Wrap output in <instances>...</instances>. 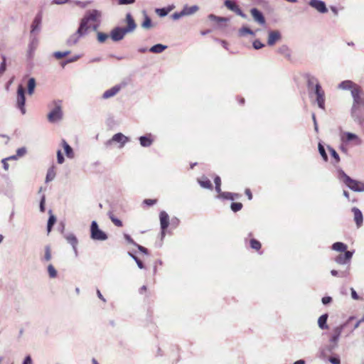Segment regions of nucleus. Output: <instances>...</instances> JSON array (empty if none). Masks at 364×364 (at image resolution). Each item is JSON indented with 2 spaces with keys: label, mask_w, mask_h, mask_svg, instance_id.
<instances>
[{
  "label": "nucleus",
  "mask_w": 364,
  "mask_h": 364,
  "mask_svg": "<svg viewBox=\"0 0 364 364\" xmlns=\"http://www.w3.org/2000/svg\"><path fill=\"white\" fill-rule=\"evenodd\" d=\"M328 314H325L321 316L318 319V325L321 329H328V326L326 324V321L328 319Z\"/></svg>",
  "instance_id": "nucleus-27"
},
{
  "label": "nucleus",
  "mask_w": 364,
  "mask_h": 364,
  "mask_svg": "<svg viewBox=\"0 0 364 364\" xmlns=\"http://www.w3.org/2000/svg\"><path fill=\"white\" fill-rule=\"evenodd\" d=\"M223 198L228 199V200H235L236 198H238L240 195L237 193H232L230 192H225L223 193Z\"/></svg>",
  "instance_id": "nucleus-43"
},
{
  "label": "nucleus",
  "mask_w": 364,
  "mask_h": 364,
  "mask_svg": "<svg viewBox=\"0 0 364 364\" xmlns=\"http://www.w3.org/2000/svg\"><path fill=\"white\" fill-rule=\"evenodd\" d=\"M198 183H200V186L204 188H213L211 181L205 176H203L200 179H198Z\"/></svg>",
  "instance_id": "nucleus-29"
},
{
  "label": "nucleus",
  "mask_w": 364,
  "mask_h": 364,
  "mask_svg": "<svg viewBox=\"0 0 364 364\" xmlns=\"http://www.w3.org/2000/svg\"><path fill=\"white\" fill-rule=\"evenodd\" d=\"M316 83H318L316 78H315L314 77H308L307 84H308L309 88L313 87L314 85L316 86Z\"/></svg>",
  "instance_id": "nucleus-51"
},
{
  "label": "nucleus",
  "mask_w": 364,
  "mask_h": 364,
  "mask_svg": "<svg viewBox=\"0 0 364 364\" xmlns=\"http://www.w3.org/2000/svg\"><path fill=\"white\" fill-rule=\"evenodd\" d=\"M22 364H33V360L31 355H26L23 361Z\"/></svg>",
  "instance_id": "nucleus-62"
},
{
  "label": "nucleus",
  "mask_w": 364,
  "mask_h": 364,
  "mask_svg": "<svg viewBox=\"0 0 364 364\" xmlns=\"http://www.w3.org/2000/svg\"><path fill=\"white\" fill-rule=\"evenodd\" d=\"M87 33V32L84 28L80 30V26H79L77 31L68 38L66 41L67 45L68 46H73L75 45L78 42L80 38L86 35Z\"/></svg>",
  "instance_id": "nucleus-11"
},
{
  "label": "nucleus",
  "mask_w": 364,
  "mask_h": 364,
  "mask_svg": "<svg viewBox=\"0 0 364 364\" xmlns=\"http://www.w3.org/2000/svg\"><path fill=\"white\" fill-rule=\"evenodd\" d=\"M167 48V46L161 43L156 44L153 46H151L149 51L154 53H161L163 51H164Z\"/></svg>",
  "instance_id": "nucleus-28"
},
{
  "label": "nucleus",
  "mask_w": 364,
  "mask_h": 364,
  "mask_svg": "<svg viewBox=\"0 0 364 364\" xmlns=\"http://www.w3.org/2000/svg\"><path fill=\"white\" fill-rule=\"evenodd\" d=\"M224 4L229 10L234 11L237 15L244 18L247 17L235 1L225 0Z\"/></svg>",
  "instance_id": "nucleus-14"
},
{
  "label": "nucleus",
  "mask_w": 364,
  "mask_h": 364,
  "mask_svg": "<svg viewBox=\"0 0 364 364\" xmlns=\"http://www.w3.org/2000/svg\"><path fill=\"white\" fill-rule=\"evenodd\" d=\"M332 301V298L331 296H324L322 298V303L325 305L331 303Z\"/></svg>",
  "instance_id": "nucleus-63"
},
{
  "label": "nucleus",
  "mask_w": 364,
  "mask_h": 364,
  "mask_svg": "<svg viewBox=\"0 0 364 364\" xmlns=\"http://www.w3.org/2000/svg\"><path fill=\"white\" fill-rule=\"evenodd\" d=\"M45 202H46V196H45V195H43L41 198V201H40V210L41 212L45 211Z\"/></svg>",
  "instance_id": "nucleus-56"
},
{
  "label": "nucleus",
  "mask_w": 364,
  "mask_h": 364,
  "mask_svg": "<svg viewBox=\"0 0 364 364\" xmlns=\"http://www.w3.org/2000/svg\"><path fill=\"white\" fill-rule=\"evenodd\" d=\"M57 161H58V163L60 164H62L65 161L64 157H63L60 150H58V151H57Z\"/></svg>",
  "instance_id": "nucleus-54"
},
{
  "label": "nucleus",
  "mask_w": 364,
  "mask_h": 364,
  "mask_svg": "<svg viewBox=\"0 0 364 364\" xmlns=\"http://www.w3.org/2000/svg\"><path fill=\"white\" fill-rule=\"evenodd\" d=\"M341 140L345 144L353 142L354 145H360L362 143V140L358 137V136L350 132H343L341 135Z\"/></svg>",
  "instance_id": "nucleus-9"
},
{
  "label": "nucleus",
  "mask_w": 364,
  "mask_h": 364,
  "mask_svg": "<svg viewBox=\"0 0 364 364\" xmlns=\"http://www.w3.org/2000/svg\"><path fill=\"white\" fill-rule=\"evenodd\" d=\"M26 149L25 147H21L16 150V155L18 156V158H19V157L24 156L26 154Z\"/></svg>",
  "instance_id": "nucleus-53"
},
{
  "label": "nucleus",
  "mask_w": 364,
  "mask_h": 364,
  "mask_svg": "<svg viewBox=\"0 0 364 364\" xmlns=\"http://www.w3.org/2000/svg\"><path fill=\"white\" fill-rule=\"evenodd\" d=\"M139 144L142 147H150L154 141V136L153 135L149 133L146 134V135L141 136L139 138Z\"/></svg>",
  "instance_id": "nucleus-17"
},
{
  "label": "nucleus",
  "mask_w": 364,
  "mask_h": 364,
  "mask_svg": "<svg viewBox=\"0 0 364 364\" xmlns=\"http://www.w3.org/2000/svg\"><path fill=\"white\" fill-rule=\"evenodd\" d=\"M39 40L38 36H31L29 37V43L28 45L27 57L29 59L33 58L35 50L38 48Z\"/></svg>",
  "instance_id": "nucleus-10"
},
{
  "label": "nucleus",
  "mask_w": 364,
  "mask_h": 364,
  "mask_svg": "<svg viewBox=\"0 0 364 364\" xmlns=\"http://www.w3.org/2000/svg\"><path fill=\"white\" fill-rule=\"evenodd\" d=\"M351 95L353 97V111L355 112L360 106L364 105V99L362 97V90L358 86L352 90Z\"/></svg>",
  "instance_id": "nucleus-6"
},
{
  "label": "nucleus",
  "mask_w": 364,
  "mask_h": 364,
  "mask_svg": "<svg viewBox=\"0 0 364 364\" xmlns=\"http://www.w3.org/2000/svg\"><path fill=\"white\" fill-rule=\"evenodd\" d=\"M353 319V317H350L349 318V319L348 320V321L343 324V325H341L340 326H337L336 328H335L333 331V336H332V338H331V341L334 343H336L338 340V338L339 336H341V333L342 332V330H343V328L347 325L348 323H350V321L351 320Z\"/></svg>",
  "instance_id": "nucleus-22"
},
{
  "label": "nucleus",
  "mask_w": 364,
  "mask_h": 364,
  "mask_svg": "<svg viewBox=\"0 0 364 364\" xmlns=\"http://www.w3.org/2000/svg\"><path fill=\"white\" fill-rule=\"evenodd\" d=\"M108 38V35L102 32H98L97 40L100 43H104Z\"/></svg>",
  "instance_id": "nucleus-50"
},
{
  "label": "nucleus",
  "mask_w": 364,
  "mask_h": 364,
  "mask_svg": "<svg viewBox=\"0 0 364 364\" xmlns=\"http://www.w3.org/2000/svg\"><path fill=\"white\" fill-rule=\"evenodd\" d=\"M135 1L136 0H118V4L119 5H128L134 4Z\"/></svg>",
  "instance_id": "nucleus-57"
},
{
  "label": "nucleus",
  "mask_w": 364,
  "mask_h": 364,
  "mask_svg": "<svg viewBox=\"0 0 364 364\" xmlns=\"http://www.w3.org/2000/svg\"><path fill=\"white\" fill-rule=\"evenodd\" d=\"M352 212L353 213L354 220L357 225V227L360 228L363 224V214L361 211L358 208L355 207L352 208Z\"/></svg>",
  "instance_id": "nucleus-23"
},
{
  "label": "nucleus",
  "mask_w": 364,
  "mask_h": 364,
  "mask_svg": "<svg viewBox=\"0 0 364 364\" xmlns=\"http://www.w3.org/2000/svg\"><path fill=\"white\" fill-rule=\"evenodd\" d=\"M48 272L50 278H55L57 277V271L52 264L48 266Z\"/></svg>",
  "instance_id": "nucleus-45"
},
{
  "label": "nucleus",
  "mask_w": 364,
  "mask_h": 364,
  "mask_svg": "<svg viewBox=\"0 0 364 364\" xmlns=\"http://www.w3.org/2000/svg\"><path fill=\"white\" fill-rule=\"evenodd\" d=\"M208 18L210 20L215 21L218 25H220L222 23H226L228 21V18L225 17H219L214 14H210Z\"/></svg>",
  "instance_id": "nucleus-30"
},
{
  "label": "nucleus",
  "mask_w": 364,
  "mask_h": 364,
  "mask_svg": "<svg viewBox=\"0 0 364 364\" xmlns=\"http://www.w3.org/2000/svg\"><path fill=\"white\" fill-rule=\"evenodd\" d=\"M70 53V50H66V51H64V52H61V51H55L53 53V55L56 58V59H61L67 55H68Z\"/></svg>",
  "instance_id": "nucleus-42"
},
{
  "label": "nucleus",
  "mask_w": 364,
  "mask_h": 364,
  "mask_svg": "<svg viewBox=\"0 0 364 364\" xmlns=\"http://www.w3.org/2000/svg\"><path fill=\"white\" fill-rule=\"evenodd\" d=\"M331 155L333 157L336 162L340 161V157L338 153L332 148H328Z\"/></svg>",
  "instance_id": "nucleus-52"
},
{
  "label": "nucleus",
  "mask_w": 364,
  "mask_h": 364,
  "mask_svg": "<svg viewBox=\"0 0 364 364\" xmlns=\"http://www.w3.org/2000/svg\"><path fill=\"white\" fill-rule=\"evenodd\" d=\"M65 238L66 239L67 242L71 245L75 255H77V245L78 243V240H77L76 236L73 233H69V234H67L65 235Z\"/></svg>",
  "instance_id": "nucleus-20"
},
{
  "label": "nucleus",
  "mask_w": 364,
  "mask_h": 364,
  "mask_svg": "<svg viewBox=\"0 0 364 364\" xmlns=\"http://www.w3.org/2000/svg\"><path fill=\"white\" fill-rule=\"evenodd\" d=\"M55 221H56L55 216L50 214L49 216V218L48 220V225H47V230H48V233L51 231L52 228H53V225L55 224Z\"/></svg>",
  "instance_id": "nucleus-40"
},
{
  "label": "nucleus",
  "mask_w": 364,
  "mask_h": 364,
  "mask_svg": "<svg viewBox=\"0 0 364 364\" xmlns=\"http://www.w3.org/2000/svg\"><path fill=\"white\" fill-rule=\"evenodd\" d=\"M36 85V83L35 78L31 77L28 81V95H32L33 94Z\"/></svg>",
  "instance_id": "nucleus-31"
},
{
  "label": "nucleus",
  "mask_w": 364,
  "mask_h": 364,
  "mask_svg": "<svg viewBox=\"0 0 364 364\" xmlns=\"http://www.w3.org/2000/svg\"><path fill=\"white\" fill-rule=\"evenodd\" d=\"M358 86L351 81H344L340 84V87L343 89H349L352 92V90L355 87H358Z\"/></svg>",
  "instance_id": "nucleus-36"
},
{
  "label": "nucleus",
  "mask_w": 364,
  "mask_h": 364,
  "mask_svg": "<svg viewBox=\"0 0 364 364\" xmlns=\"http://www.w3.org/2000/svg\"><path fill=\"white\" fill-rule=\"evenodd\" d=\"M124 237L128 243L134 245H136V243L133 240V239L128 234H124Z\"/></svg>",
  "instance_id": "nucleus-59"
},
{
  "label": "nucleus",
  "mask_w": 364,
  "mask_h": 364,
  "mask_svg": "<svg viewBox=\"0 0 364 364\" xmlns=\"http://www.w3.org/2000/svg\"><path fill=\"white\" fill-rule=\"evenodd\" d=\"M329 361L332 363V364H341V361H340V359L338 358H336V357H331L329 358Z\"/></svg>",
  "instance_id": "nucleus-64"
},
{
  "label": "nucleus",
  "mask_w": 364,
  "mask_h": 364,
  "mask_svg": "<svg viewBox=\"0 0 364 364\" xmlns=\"http://www.w3.org/2000/svg\"><path fill=\"white\" fill-rule=\"evenodd\" d=\"M55 177V171L54 170V168L53 167H50L48 171H47V174H46V183H48L51 181H53Z\"/></svg>",
  "instance_id": "nucleus-37"
},
{
  "label": "nucleus",
  "mask_w": 364,
  "mask_h": 364,
  "mask_svg": "<svg viewBox=\"0 0 364 364\" xmlns=\"http://www.w3.org/2000/svg\"><path fill=\"white\" fill-rule=\"evenodd\" d=\"M280 38L281 36L279 31H274L269 32L267 41L268 45L273 46L277 41L280 39Z\"/></svg>",
  "instance_id": "nucleus-25"
},
{
  "label": "nucleus",
  "mask_w": 364,
  "mask_h": 364,
  "mask_svg": "<svg viewBox=\"0 0 364 364\" xmlns=\"http://www.w3.org/2000/svg\"><path fill=\"white\" fill-rule=\"evenodd\" d=\"M332 249L336 251L346 252V249H347V246H346V245L343 244V242H337L333 245Z\"/></svg>",
  "instance_id": "nucleus-35"
},
{
  "label": "nucleus",
  "mask_w": 364,
  "mask_h": 364,
  "mask_svg": "<svg viewBox=\"0 0 364 364\" xmlns=\"http://www.w3.org/2000/svg\"><path fill=\"white\" fill-rule=\"evenodd\" d=\"M318 151H319V153L321 155L323 159L325 161H328V156H327V154L326 153V151H325V149H324L323 146L321 144H318Z\"/></svg>",
  "instance_id": "nucleus-46"
},
{
  "label": "nucleus",
  "mask_w": 364,
  "mask_h": 364,
  "mask_svg": "<svg viewBox=\"0 0 364 364\" xmlns=\"http://www.w3.org/2000/svg\"><path fill=\"white\" fill-rule=\"evenodd\" d=\"M120 89H121V87L119 85H115V86L112 87V88L106 90L103 93L102 98L103 99H108V98H110L112 97H114V95H116L119 92Z\"/></svg>",
  "instance_id": "nucleus-24"
},
{
  "label": "nucleus",
  "mask_w": 364,
  "mask_h": 364,
  "mask_svg": "<svg viewBox=\"0 0 364 364\" xmlns=\"http://www.w3.org/2000/svg\"><path fill=\"white\" fill-rule=\"evenodd\" d=\"M309 5L321 14L326 13L328 9L323 1L321 0H311Z\"/></svg>",
  "instance_id": "nucleus-16"
},
{
  "label": "nucleus",
  "mask_w": 364,
  "mask_h": 364,
  "mask_svg": "<svg viewBox=\"0 0 364 364\" xmlns=\"http://www.w3.org/2000/svg\"><path fill=\"white\" fill-rule=\"evenodd\" d=\"M182 17V11L179 12H176L171 15V18L173 20H178Z\"/></svg>",
  "instance_id": "nucleus-60"
},
{
  "label": "nucleus",
  "mask_w": 364,
  "mask_h": 364,
  "mask_svg": "<svg viewBox=\"0 0 364 364\" xmlns=\"http://www.w3.org/2000/svg\"><path fill=\"white\" fill-rule=\"evenodd\" d=\"M240 33L241 35H245V34H252V31L248 28H242L240 30Z\"/></svg>",
  "instance_id": "nucleus-58"
},
{
  "label": "nucleus",
  "mask_w": 364,
  "mask_h": 364,
  "mask_svg": "<svg viewBox=\"0 0 364 364\" xmlns=\"http://www.w3.org/2000/svg\"><path fill=\"white\" fill-rule=\"evenodd\" d=\"M352 257V253L349 251H346L344 254H340L338 255L335 261L340 264H346Z\"/></svg>",
  "instance_id": "nucleus-21"
},
{
  "label": "nucleus",
  "mask_w": 364,
  "mask_h": 364,
  "mask_svg": "<svg viewBox=\"0 0 364 364\" xmlns=\"http://www.w3.org/2000/svg\"><path fill=\"white\" fill-rule=\"evenodd\" d=\"M8 159H3L1 160V163H2V165H3V168L5 171H8L9 168V165L8 164Z\"/></svg>",
  "instance_id": "nucleus-61"
},
{
  "label": "nucleus",
  "mask_w": 364,
  "mask_h": 364,
  "mask_svg": "<svg viewBox=\"0 0 364 364\" xmlns=\"http://www.w3.org/2000/svg\"><path fill=\"white\" fill-rule=\"evenodd\" d=\"M315 93L316 95V100H317L318 107L320 108L323 109L324 108V102H325L324 92L321 89V87L319 85V83H316V85Z\"/></svg>",
  "instance_id": "nucleus-15"
},
{
  "label": "nucleus",
  "mask_w": 364,
  "mask_h": 364,
  "mask_svg": "<svg viewBox=\"0 0 364 364\" xmlns=\"http://www.w3.org/2000/svg\"><path fill=\"white\" fill-rule=\"evenodd\" d=\"M243 205L241 203H232L230 205L231 210L236 213L242 208Z\"/></svg>",
  "instance_id": "nucleus-48"
},
{
  "label": "nucleus",
  "mask_w": 364,
  "mask_h": 364,
  "mask_svg": "<svg viewBox=\"0 0 364 364\" xmlns=\"http://www.w3.org/2000/svg\"><path fill=\"white\" fill-rule=\"evenodd\" d=\"M129 141V138L125 135H124L122 133H117L112 136V137L107 140L105 145L106 147L110 146L114 142L119 143V147L120 149L123 148L124 145Z\"/></svg>",
  "instance_id": "nucleus-4"
},
{
  "label": "nucleus",
  "mask_w": 364,
  "mask_h": 364,
  "mask_svg": "<svg viewBox=\"0 0 364 364\" xmlns=\"http://www.w3.org/2000/svg\"><path fill=\"white\" fill-rule=\"evenodd\" d=\"M141 27L145 29H149L152 27L151 20L145 12L144 21L141 23Z\"/></svg>",
  "instance_id": "nucleus-33"
},
{
  "label": "nucleus",
  "mask_w": 364,
  "mask_h": 364,
  "mask_svg": "<svg viewBox=\"0 0 364 364\" xmlns=\"http://www.w3.org/2000/svg\"><path fill=\"white\" fill-rule=\"evenodd\" d=\"M25 103V89L21 85H19L17 89L16 107L20 109L22 114H25L26 112Z\"/></svg>",
  "instance_id": "nucleus-5"
},
{
  "label": "nucleus",
  "mask_w": 364,
  "mask_h": 364,
  "mask_svg": "<svg viewBox=\"0 0 364 364\" xmlns=\"http://www.w3.org/2000/svg\"><path fill=\"white\" fill-rule=\"evenodd\" d=\"M62 146L66 156L69 159H73L75 156L73 149L64 139L62 140Z\"/></svg>",
  "instance_id": "nucleus-26"
},
{
  "label": "nucleus",
  "mask_w": 364,
  "mask_h": 364,
  "mask_svg": "<svg viewBox=\"0 0 364 364\" xmlns=\"http://www.w3.org/2000/svg\"><path fill=\"white\" fill-rule=\"evenodd\" d=\"M198 10V7L197 6H183V16L184 15H191L194 14Z\"/></svg>",
  "instance_id": "nucleus-34"
},
{
  "label": "nucleus",
  "mask_w": 364,
  "mask_h": 364,
  "mask_svg": "<svg viewBox=\"0 0 364 364\" xmlns=\"http://www.w3.org/2000/svg\"><path fill=\"white\" fill-rule=\"evenodd\" d=\"M42 14L38 13L36 15L31 25L30 35L38 36L41 31Z\"/></svg>",
  "instance_id": "nucleus-7"
},
{
  "label": "nucleus",
  "mask_w": 364,
  "mask_h": 364,
  "mask_svg": "<svg viewBox=\"0 0 364 364\" xmlns=\"http://www.w3.org/2000/svg\"><path fill=\"white\" fill-rule=\"evenodd\" d=\"M156 202H157L156 199H145L143 201V203L146 205L151 206V205H155L156 203Z\"/></svg>",
  "instance_id": "nucleus-55"
},
{
  "label": "nucleus",
  "mask_w": 364,
  "mask_h": 364,
  "mask_svg": "<svg viewBox=\"0 0 364 364\" xmlns=\"http://www.w3.org/2000/svg\"><path fill=\"white\" fill-rule=\"evenodd\" d=\"M171 9H172L171 7L156 9L155 12L160 17H164V16H166L169 13V11H171Z\"/></svg>",
  "instance_id": "nucleus-39"
},
{
  "label": "nucleus",
  "mask_w": 364,
  "mask_h": 364,
  "mask_svg": "<svg viewBox=\"0 0 364 364\" xmlns=\"http://www.w3.org/2000/svg\"><path fill=\"white\" fill-rule=\"evenodd\" d=\"M129 255L136 262L139 268H140V269L144 268L143 262L137 257H136L134 255H133L131 252H129Z\"/></svg>",
  "instance_id": "nucleus-47"
},
{
  "label": "nucleus",
  "mask_w": 364,
  "mask_h": 364,
  "mask_svg": "<svg viewBox=\"0 0 364 364\" xmlns=\"http://www.w3.org/2000/svg\"><path fill=\"white\" fill-rule=\"evenodd\" d=\"M250 247L256 251L260 250L262 247V244L259 241L257 240L256 239H251L250 240Z\"/></svg>",
  "instance_id": "nucleus-38"
},
{
  "label": "nucleus",
  "mask_w": 364,
  "mask_h": 364,
  "mask_svg": "<svg viewBox=\"0 0 364 364\" xmlns=\"http://www.w3.org/2000/svg\"><path fill=\"white\" fill-rule=\"evenodd\" d=\"M52 258L51 255V249L49 245H46L45 247V254L44 256L41 258L42 262H49Z\"/></svg>",
  "instance_id": "nucleus-32"
},
{
  "label": "nucleus",
  "mask_w": 364,
  "mask_h": 364,
  "mask_svg": "<svg viewBox=\"0 0 364 364\" xmlns=\"http://www.w3.org/2000/svg\"><path fill=\"white\" fill-rule=\"evenodd\" d=\"M90 238L96 241H105L108 238L107 233L99 228L95 220H93L90 225Z\"/></svg>",
  "instance_id": "nucleus-3"
},
{
  "label": "nucleus",
  "mask_w": 364,
  "mask_h": 364,
  "mask_svg": "<svg viewBox=\"0 0 364 364\" xmlns=\"http://www.w3.org/2000/svg\"><path fill=\"white\" fill-rule=\"evenodd\" d=\"M214 183L215 184V190L218 193L221 191L220 186H221V179L219 176H215L214 178Z\"/></svg>",
  "instance_id": "nucleus-49"
},
{
  "label": "nucleus",
  "mask_w": 364,
  "mask_h": 364,
  "mask_svg": "<svg viewBox=\"0 0 364 364\" xmlns=\"http://www.w3.org/2000/svg\"><path fill=\"white\" fill-rule=\"evenodd\" d=\"M2 62L0 64V75H2L6 70V58L5 55H1Z\"/></svg>",
  "instance_id": "nucleus-44"
},
{
  "label": "nucleus",
  "mask_w": 364,
  "mask_h": 364,
  "mask_svg": "<svg viewBox=\"0 0 364 364\" xmlns=\"http://www.w3.org/2000/svg\"><path fill=\"white\" fill-rule=\"evenodd\" d=\"M339 178L352 191H364V183L352 179L343 171H339Z\"/></svg>",
  "instance_id": "nucleus-1"
},
{
  "label": "nucleus",
  "mask_w": 364,
  "mask_h": 364,
  "mask_svg": "<svg viewBox=\"0 0 364 364\" xmlns=\"http://www.w3.org/2000/svg\"><path fill=\"white\" fill-rule=\"evenodd\" d=\"M125 21L127 23V26L124 28L127 31L128 33L133 32L136 28V24L130 13L127 14Z\"/></svg>",
  "instance_id": "nucleus-19"
},
{
  "label": "nucleus",
  "mask_w": 364,
  "mask_h": 364,
  "mask_svg": "<svg viewBox=\"0 0 364 364\" xmlns=\"http://www.w3.org/2000/svg\"><path fill=\"white\" fill-rule=\"evenodd\" d=\"M159 219L161 229V236L164 237L165 231L169 225V216L166 211L162 210L160 212Z\"/></svg>",
  "instance_id": "nucleus-13"
},
{
  "label": "nucleus",
  "mask_w": 364,
  "mask_h": 364,
  "mask_svg": "<svg viewBox=\"0 0 364 364\" xmlns=\"http://www.w3.org/2000/svg\"><path fill=\"white\" fill-rule=\"evenodd\" d=\"M63 118V112L60 105L55 107L48 113V119L51 123H55Z\"/></svg>",
  "instance_id": "nucleus-8"
},
{
  "label": "nucleus",
  "mask_w": 364,
  "mask_h": 364,
  "mask_svg": "<svg viewBox=\"0 0 364 364\" xmlns=\"http://www.w3.org/2000/svg\"><path fill=\"white\" fill-rule=\"evenodd\" d=\"M127 33L128 32L124 28L118 26L112 30L110 37L113 41H119L124 38Z\"/></svg>",
  "instance_id": "nucleus-12"
},
{
  "label": "nucleus",
  "mask_w": 364,
  "mask_h": 364,
  "mask_svg": "<svg viewBox=\"0 0 364 364\" xmlns=\"http://www.w3.org/2000/svg\"><path fill=\"white\" fill-rule=\"evenodd\" d=\"M250 14L254 20L260 25H264L266 23L265 18L261 11L257 9L253 8L250 10Z\"/></svg>",
  "instance_id": "nucleus-18"
},
{
  "label": "nucleus",
  "mask_w": 364,
  "mask_h": 364,
  "mask_svg": "<svg viewBox=\"0 0 364 364\" xmlns=\"http://www.w3.org/2000/svg\"><path fill=\"white\" fill-rule=\"evenodd\" d=\"M108 216L111 221L117 227H122L123 225L122 222L117 218L111 212L108 213Z\"/></svg>",
  "instance_id": "nucleus-41"
},
{
  "label": "nucleus",
  "mask_w": 364,
  "mask_h": 364,
  "mask_svg": "<svg viewBox=\"0 0 364 364\" xmlns=\"http://www.w3.org/2000/svg\"><path fill=\"white\" fill-rule=\"evenodd\" d=\"M101 17V12L98 10L93 9L86 12L84 17L81 19L80 26V30L84 28L87 32L89 26L88 23L90 21H96Z\"/></svg>",
  "instance_id": "nucleus-2"
}]
</instances>
